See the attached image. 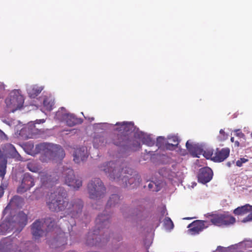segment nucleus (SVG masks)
Returning a JSON list of instances; mask_svg holds the SVG:
<instances>
[{
    "label": "nucleus",
    "mask_w": 252,
    "mask_h": 252,
    "mask_svg": "<svg viewBox=\"0 0 252 252\" xmlns=\"http://www.w3.org/2000/svg\"><path fill=\"white\" fill-rule=\"evenodd\" d=\"M112 180L119 182L124 187H134L141 182L140 175L135 171L123 169L114 161L105 162L98 166Z\"/></svg>",
    "instance_id": "1"
},
{
    "label": "nucleus",
    "mask_w": 252,
    "mask_h": 252,
    "mask_svg": "<svg viewBox=\"0 0 252 252\" xmlns=\"http://www.w3.org/2000/svg\"><path fill=\"white\" fill-rule=\"evenodd\" d=\"M35 152L44 155L47 158L43 159L45 161L47 160L58 161L63 159L65 156L64 151L61 146L51 143H42L36 145Z\"/></svg>",
    "instance_id": "2"
},
{
    "label": "nucleus",
    "mask_w": 252,
    "mask_h": 252,
    "mask_svg": "<svg viewBox=\"0 0 252 252\" xmlns=\"http://www.w3.org/2000/svg\"><path fill=\"white\" fill-rule=\"evenodd\" d=\"M65 195V192L62 189L51 192L46 201L49 209L53 212L64 211L67 205L66 201L63 198Z\"/></svg>",
    "instance_id": "3"
},
{
    "label": "nucleus",
    "mask_w": 252,
    "mask_h": 252,
    "mask_svg": "<svg viewBox=\"0 0 252 252\" xmlns=\"http://www.w3.org/2000/svg\"><path fill=\"white\" fill-rule=\"evenodd\" d=\"M56 222L54 219L47 218L44 220H36L32 225V233L35 239L47 235V232L44 230L46 228V231H50L52 228L54 229Z\"/></svg>",
    "instance_id": "4"
},
{
    "label": "nucleus",
    "mask_w": 252,
    "mask_h": 252,
    "mask_svg": "<svg viewBox=\"0 0 252 252\" xmlns=\"http://www.w3.org/2000/svg\"><path fill=\"white\" fill-rule=\"evenodd\" d=\"M87 191L89 198L95 201L101 200L106 195V188L99 178H94L89 182Z\"/></svg>",
    "instance_id": "5"
},
{
    "label": "nucleus",
    "mask_w": 252,
    "mask_h": 252,
    "mask_svg": "<svg viewBox=\"0 0 252 252\" xmlns=\"http://www.w3.org/2000/svg\"><path fill=\"white\" fill-rule=\"evenodd\" d=\"M24 102L23 95L20 92L17 90L12 91L5 99L6 106L12 112L20 109L23 106Z\"/></svg>",
    "instance_id": "6"
},
{
    "label": "nucleus",
    "mask_w": 252,
    "mask_h": 252,
    "mask_svg": "<svg viewBox=\"0 0 252 252\" xmlns=\"http://www.w3.org/2000/svg\"><path fill=\"white\" fill-rule=\"evenodd\" d=\"M66 204L64 210L65 213L70 215L71 218L83 220L81 216L84 203L82 200L79 198L73 199L70 202L66 201Z\"/></svg>",
    "instance_id": "7"
},
{
    "label": "nucleus",
    "mask_w": 252,
    "mask_h": 252,
    "mask_svg": "<svg viewBox=\"0 0 252 252\" xmlns=\"http://www.w3.org/2000/svg\"><path fill=\"white\" fill-rule=\"evenodd\" d=\"M62 178L67 185L74 189H78L82 185V180L75 177L73 170L69 167H63Z\"/></svg>",
    "instance_id": "8"
},
{
    "label": "nucleus",
    "mask_w": 252,
    "mask_h": 252,
    "mask_svg": "<svg viewBox=\"0 0 252 252\" xmlns=\"http://www.w3.org/2000/svg\"><path fill=\"white\" fill-rule=\"evenodd\" d=\"M34 185V178L30 174L26 173L22 175L20 178L17 192L19 193H24L29 190Z\"/></svg>",
    "instance_id": "9"
},
{
    "label": "nucleus",
    "mask_w": 252,
    "mask_h": 252,
    "mask_svg": "<svg viewBox=\"0 0 252 252\" xmlns=\"http://www.w3.org/2000/svg\"><path fill=\"white\" fill-rule=\"evenodd\" d=\"M17 245L10 239H5L0 242V252H21Z\"/></svg>",
    "instance_id": "10"
},
{
    "label": "nucleus",
    "mask_w": 252,
    "mask_h": 252,
    "mask_svg": "<svg viewBox=\"0 0 252 252\" xmlns=\"http://www.w3.org/2000/svg\"><path fill=\"white\" fill-rule=\"evenodd\" d=\"M213 176V173L210 168L204 167L199 170L198 174V181L199 182L205 184L212 180Z\"/></svg>",
    "instance_id": "11"
},
{
    "label": "nucleus",
    "mask_w": 252,
    "mask_h": 252,
    "mask_svg": "<svg viewBox=\"0 0 252 252\" xmlns=\"http://www.w3.org/2000/svg\"><path fill=\"white\" fill-rule=\"evenodd\" d=\"M88 157L87 148L82 146L77 148L73 153V160L76 163H80L85 160Z\"/></svg>",
    "instance_id": "12"
},
{
    "label": "nucleus",
    "mask_w": 252,
    "mask_h": 252,
    "mask_svg": "<svg viewBox=\"0 0 252 252\" xmlns=\"http://www.w3.org/2000/svg\"><path fill=\"white\" fill-rule=\"evenodd\" d=\"M115 125L120 126L117 128V130L124 134L132 132L135 133L136 131H139L138 129H136L134 124L132 122L117 123Z\"/></svg>",
    "instance_id": "13"
},
{
    "label": "nucleus",
    "mask_w": 252,
    "mask_h": 252,
    "mask_svg": "<svg viewBox=\"0 0 252 252\" xmlns=\"http://www.w3.org/2000/svg\"><path fill=\"white\" fill-rule=\"evenodd\" d=\"M67 243V236L63 232L60 231L57 236L49 243L50 247L56 248L66 245Z\"/></svg>",
    "instance_id": "14"
},
{
    "label": "nucleus",
    "mask_w": 252,
    "mask_h": 252,
    "mask_svg": "<svg viewBox=\"0 0 252 252\" xmlns=\"http://www.w3.org/2000/svg\"><path fill=\"white\" fill-rule=\"evenodd\" d=\"M12 221L15 228L20 229V230L27 224V217L23 212H19L17 215L14 216Z\"/></svg>",
    "instance_id": "15"
},
{
    "label": "nucleus",
    "mask_w": 252,
    "mask_h": 252,
    "mask_svg": "<svg viewBox=\"0 0 252 252\" xmlns=\"http://www.w3.org/2000/svg\"><path fill=\"white\" fill-rule=\"evenodd\" d=\"M109 218L110 216L105 214V213L98 215L95 220L96 227L99 230L103 228L108 227L109 225Z\"/></svg>",
    "instance_id": "16"
},
{
    "label": "nucleus",
    "mask_w": 252,
    "mask_h": 252,
    "mask_svg": "<svg viewBox=\"0 0 252 252\" xmlns=\"http://www.w3.org/2000/svg\"><path fill=\"white\" fill-rule=\"evenodd\" d=\"M108 240V238L103 237L102 239L97 236L96 232L95 233L89 232L87 237L86 243L90 246L99 245V243H105Z\"/></svg>",
    "instance_id": "17"
},
{
    "label": "nucleus",
    "mask_w": 252,
    "mask_h": 252,
    "mask_svg": "<svg viewBox=\"0 0 252 252\" xmlns=\"http://www.w3.org/2000/svg\"><path fill=\"white\" fill-rule=\"evenodd\" d=\"M205 223H206V222L203 220L195 221L189 225V227H190V228L189 229V231L191 235L199 234L204 228L207 227V226L205 225Z\"/></svg>",
    "instance_id": "18"
},
{
    "label": "nucleus",
    "mask_w": 252,
    "mask_h": 252,
    "mask_svg": "<svg viewBox=\"0 0 252 252\" xmlns=\"http://www.w3.org/2000/svg\"><path fill=\"white\" fill-rule=\"evenodd\" d=\"M135 138L141 141L143 144L148 146H152L155 144V140L151 135L142 131H136L135 133Z\"/></svg>",
    "instance_id": "19"
},
{
    "label": "nucleus",
    "mask_w": 252,
    "mask_h": 252,
    "mask_svg": "<svg viewBox=\"0 0 252 252\" xmlns=\"http://www.w3.org/2000/svg\"><path fill=\"white\" fill-rule=\"evenodd\" d=\"M159 173L162 176L167 178L170 180H173L174 179H177L178 180H180L181 179L180 177L181 173L180 172H175L171 171L169 168H167L165 167L161 168Z\"/></svg>",
    "instance_id": "20"
},
{
    "label": "nucleus",
    "mask_w": 252,
    "mask_h": 252,
    "mask_svg": "<svg viewBox=\"0 0 252 252\" xmlns=\"http://www.w3.org/2000/svg\"><path fill=\"white\" fill-rule=\"evenodd\" d=\"M229 149L223 148L216 152L212 157V159L215 162H222L225 160L229 155Z\"/></svg>",
    "instance_id": "21"
},
{
    "label": "nucleus",
    "mask_w": 252,
    "mask_h": 252,
    "mask_svg": "<svg viewBox=\"0 0 252 252\" xmlns=\"http://www.w3.org/2000/svg\"><path fill=\"white\" fill-rule=\"evenodd\" d=\"M186 145L188 150L193 157L199 158L198 155L202 154L203 152L202 149L198 145L192 144L190 143L189 141L187 142Z\"/></svg>",
    "instance_id": "22"
},
{
    "label": "nucleus",
    "mask_w": 252,
    "mask_h": 252,
    "mask_svg": "<svg viewBox=\"0 0 252 252\" xmlns=\"http://www.w3.org/2000/svg\"><path fill=\"white\" fill-rule=\"evenodd\" d=\"M42 86H38L36 85H28L27 87V91L30 97L34 98L37 96L43 90Z\"/></svg>",
    "instance_id": "23"
},
{
    "label": "nucleus",
    "mask_w": 252,
    "mask_h": 252,
    "mask_svg": "<svg viewBox=\"0 0 252 252\" xmlns=\"http://www.w3.org/2000/svg\"><path fill=\"white\" fill-rule=\"evenodd\" d=\"M15 228V226L12 220L2 222L0 224V233L3 234L6 232H10Z\"/></svg>",
    "instance_id": "24"
},
{
    "label": "nucleus",
    "mask_w": 252,
    "mask_h": 252,
    "mask_svg": "<svg viewBox=\"0 0 252 252\" xmlns=\"http://www.w3.org/2000/svg\"><path fill=\"white\" fill-rule=\"evenodd\" d=\"M107 141L106 138L99 134L95 135L94 138L93 144L95 148H99L106 145Z\"/></svg>",
    "instance_id": "25"
},
{
    "label": "nucleus",
    "mask_w": 252,
    "mask_h": 252,
    "mask_svg": "<svg viewBox=\"0 0 252 252\" xmlns=\"http://www.w3.org/2000/svg\"><path fill=\"white\" fill-rule=\"evenodd\" d=\"M66 124L69 126H72L75 125L80 124V119L77 118L73 114L67 113L65 120Z\"/></svg>",
    "instance_id": "26"
},
{
    "label": "nucleus",
    "mask_w": 252,
    "mask_h": 252,
    "mask_svg": "<svg viewBox=\"0 0 252 252\" xmlns=\"http://www.w3.org/2000/svg\"><path fill=\"white\" fill-rule=\"evenodd\" d=\"M43 104L44 108L48 111H50L53 109L54 105V99L51 96H44L43 101Z\"/></svg>",
    "instance_id": "27"
},
{
    "label": "nucleus",
    "mask_w": 252,
    "mask_h": 252,
    "mask_svg": "<svg viewBox=\"0 0 252 252\" xmlns=\"http://www.w3.org/2000/svg\"><path fill=\"white\" fill-rule=\"evenodd\" d=\"M252 209V206L249 204L238 207L233 211V213L236 215H243L249 212Z\"/></svg>",
    "instance_id": "28"
},
{
    "label": "nucleus",
    "mask_w": 252,
    "mask_h": 252,
    "mask_svg": "<svg viewBox=\"0 0 252 252\" xmlns=\"http://www.w3.org/2000/svg\"><path fill=\"white\" fill-rule=\"evenodd\" d=\"M7 159L2 155L0 154V177L4 178L6 173Z\"/></svg>",
    "instance_id": "29"
},
{
    "label": "nucleus",
    "mask_w": 252,
    "mask_h": 252,
    "mask_svg": "<svg viewBox=\"0 0 252 252\" xmlns=\"http://www.w3.org/2000/svg\"><path fill=\"white\" fill-rule=\"evenodd\" d=\"M120 200V197L118 194H112L107 201L106 207H112L118 204Z\"/></svg>",
    "instance_id": "30"
},
{
    "label": "nucleus",
    "mask_w": 252,
    "mask_h": 252,
    "mask_svg": "<svg viewBox=\"0 0 252 252\" xmlns=\"http://www.w3.org/2000/svg\"><path fill=\"white\" fill-rule=\"evenodd\" d=\"M235 219L227 214H223V226H228L235 222Z\"/></svg>",
    "instance_id": "31"
},
{
    "label": "nucleus",
    "mask_w": 252,
    "mask_h": 252,
    "mask_svg": "<svg viewBox=\"0 0 252 252\" xmlns=\"http://www.w3.org/2000/svg\"><path fill=\"white\" fill-rule=\"evenodd\" d=\"M67 111L64 107H62L55 115V118L60 121H64L67 114Z\"/></svg>",
    "instance_id": "32"
},
{
    "label": "nucleus",
    "mask_w": 252,
    "mask_h": 252,
    "mask_svg": "<svg viewBox=\"0 0 252 252\" xmlns=\"http://www.w3.org/2000/svg\"><path fill=\"white\" fill-rule=\"evenodd\" d=\"M8 150V154L13 158H16L17 159L20 157V155L15 148V147L11 144H9L7 146Z\"/></svg>",
    "instance_id": "33"
},
{
    "label": "nucleus",
    "mask_w": 252,
    "mask_h": 252,
    "mask_svg": "<svg viewBox=\"0 0 252 252\" xmlns=\"http://www.w3.org/2000/svg\"><path fill=\"white\" fill-rule=\"evenodd\" d=\"M211 222L217 226H223V214L214 216L211 219Z\"/></svg>",
    "instance_id": "34"
},
{
    "label": "nucleus",
    "mask_w": 252,
    "mask_h": 252,
    "mask_svg": "<svg viewBox=\"0 0 252 252\" xmlns=\"http://www.w3.org/2000/svg\"><path fill=\"white\" fill-rule=\"evenodd\" d=\"M41 181L44 185L46 186L49 184V186L52 185V183L55 182L54 180L51 179V176L44 174L41 175Z\"/></svg>",
    "instance_id": "35"
},
{
    "label": "nucleus",
    "mask_w": 252,
    "mask_h": 252,
    "mask_svg": "<svg viewBox=\"0 0 252 252\" xmlns=\"http://www.w3.org/2000/svg\"><path fill=\"white\" fill-rule=\"evenodd\" d=\"M27 168L31 172H37L39 169L37 165V164L34 161H30L27 163Z\"/></svg>",
    "instance_id": "36"
},
{
    "label": "nucleus",
    "mask_w": 252,
    "mask_h": 252,
    "mask_svg": "<svg viewBox=\"0 0 252 252\" xmlns=\"http://www.w3.org/2000/svg\"><path fill=\"white\" fill-rule=\"evenodd\" d=\"M163 225L166 230H171L173 228L174 224L171 220L166 217L163 220Z\"/></svg>",
    "instance_id": "37"
},
{
    "label": "nucleus",
    "mask_w": 252,
    "mask_h": 252,
    "mask_svg": "<svg viewBox=\"0 0 252 252\" xmlns=\"http://www.w3.org/2000/svg\"><path fill=\"white\" fill-rule=\"evenodd\" d=\"M148 188L154 191H158L160 189V186L155 182H151L148 185Z\"/></svg>",
    "instance_id": "38"
},
{
    "label": "nucleus",
    "mask_w": 252,
    "mask_h": 252,
    "mask_svg": "<svg viewBox=\"0 0 252 252\" xmlns=\"http://www.w3.org/2000/svg\"><path fill=\"white\" fill-rule=\"evenodd\" d=\"M218 138L220 141L225 140L227 138V135L225 133L223 129H220V135L218 136Z\"/></svg>",
    "instance_id": "39"
},
{
    "label": "nucleus",
    "mask_w": 252,
    "mask_h": 252,
    "mask_svg": "<svg viewBox=\"0 0 252 252\" xmlns=\"http://www.w3.org/2000/svg\"><path fill=\"white\" fill-rule=\"evenodd\" d=\"M164 143V138L161 136H159L157 139L156 146L159 148L161 147Z\"/></svg>",
    "instance_id": "40"
},
{
    "label": "nucleus",
    "mask_w": 252,
    "mask_h": 252,
    "mask_svg": "<svg viewBox=\"0 0 252 252\" xmlns=\"http://www.w3.org/2000/svg\"><path fill=\"white\" fill-rule=\"evenodd\" d=\"M248 161V159L247 158H241L236 161V164L237 166L241 167L243 163H246Z\"/></svg>",
    "instance_id": "41"
},
{
    "label": "nucleus",
    "mask_w": 252,
    "mask_h": 252,
    "mask_svg": "<svg viewBox=\"0 0 252 252\" xmlns=\"http://www.w3.org/2000/svg\"><path fill=\"white\" fill-rule=\"evenodd\" d=\"M177 146V143H167L165 144L166 149L171 150L174 149Z\"/></svg>",
    "instance_id": "42"
},
{
    "label": "nucleus",
    "mask_w": 252,
    "mask_h": 252,
    "mask_svg": "<svg viewBox=\"0 0 252 252\" xmlns=\"http://www.w3.org/2000/svg\"><path fill=\"white\" fill-rule=\"evenodd\" d=\"M202 154H203L204 156L206 158H208V159H209L210 158H212V157L214 156L213 154V152L212 151H209L207 153L206 152H203Z\"/></svg>",
    "instance_id": "43"
},
{
    "label": "nucleus",
    "mask_w": 252,
    "mask_h": 252,
    "mask_svg": "<svg viewBox=\"0 0 252 252\" xmlns=\"http://www.w3.org/2000/svg\"><path fill=\"white\" fill-rule=\"evenodd\" d=\"M140 143L139 141H136L132 144L131 148L133 150H137L140 148Z\"/></svg>",
    "instance_id": "44"
},
{
    "label": "nucleus",
    "mask_w": 252,
    "mask_h": 252,
    "mask_svg": "<svg viewBox=\"0 0 252 252\" xmlns=\"http://www.w3.org/2000/svg\"><path fill=\"white\" fill-rule=\"evenodd\" d=\"M96 126H98L100 127H101L102 129H105L106 128H108L110 126H111V124L104 123H99L97 124H96Z\"/></svg>",
    "instance_id": "45"
},
{
    "label": "nucleus",
    "mask_w": 252,
    "mask_h": 252,
    "mask_svg": "<svg viewBox=\"0 0 252 252\" xmlns=\"http://www.w3.org/2000/svg\"><path fill=\"white\" fill-rule=\"evenodd\" d=\"M251 221H252V216L251 214L250 213L248 216H247L242 220V222L245 223Z\"/></svg>",
    "instance_id": "46"
},
{
    "label": "nucleus",
    "mask_w": 252,
    "mask_h": 252,
    "mask_svg": "<svg viewBox=\"0 0 252 252\" xmlns=\"http://www.w3.org/2000/svg\"><path fill=\"white\" fill-rule=\"evenodd\" d=\"M7 137L6 135L0 129V140H7Z\"/></svg>",
    "instance_id": "47"
},
{
    "label": "nucleus",
    "mask_w": 252,
    "mask_h": 252,
    "mask_svg": "<svg viewBox=\"0 0 252 252\" xmlns=\"http://www.w3.org/2000/svg\"><path fill=\"white\" fill-rule=\"evenodd\" d=\"M243 244H244L246 247L250 248L252 247V242L250 240H246Z\"/></svg>",
    "instance_id": "48"
},
{
    "label": "nucleus",
    "mask_w": 252,
    "mask_h": 252,
    "mask_svg": "<svg viewBox=\"0 0 252 252\" xmlns=\"http://www.w3.org/2000/svg\"><path fill=\"white\" fill-rule=\"evenodd\" d=\"M235 131L236 132V136L241 138L244 137V134L240 131V129H236L235 130Z\"/></svg>",
    "instance_id": "49"
},
{
    "label": "nucleus",
    "mask_w": 252,
    "mask_h": 252,
    "mask_svg": "<svg viewBox=\"0 0 252 252\" xmlns=\"http://www.w3.org/2000/svg\"><path fill=\"white\" fill-rule=\"evenodd\" d=\"M227 248L221 246H218L217 249V251H219L221 252H227Z\"/></svg>",
    "instance_id": "50"
},
{
    "label": "nucleus",
    "mask_w": 252,
    "mask_h": 252,
    "mask_svg": "<svg viewBox=\"0 0 252 252\" xmlns=\"http://www.w3.org/2000/svg\"><path fill=\"white\" fill-rule=\"evenodd\" d=\"M4 187H3V185L1 184L0 186V197H1L3 193H4Z\"/></svg>",
    "instance_id": "51"
},
{
    "label": "nucleus",
    "mask_w": 252,
    "mask_h": 252,
    "mask_svg": "<svg viewBox=\"0 0 252 252\" xmlns=\"http://www.w3.org/2000/svg\"><path fill=\"white\" fill-rule=\"evenodd\" d=\"M170 139H172L174 143H177V145H178V140L177 137L173 136Z\"/></svg>",
    "instance_id": "52"
},
{
    "label": "nucleus",
    "mask_w": 252,
    "mask_h": 252,
    "mask_svg": "<svg viewBox=\"0 0 252 252\" xmlns=\"http://www.w3.org/2000/svg\"><path fill=\"white\" fill-rule=\"evenodd\" d=\"M45 122L44 119H39V120H36L35 121L36 124H40V123H43Z\"/></svg>",
    "instance_id": "53"
},
{
    "label": "nucleus",
    "mask_w": 252,
    "mask_h": 252,
    "mask_svg": "<svg viewBox=\"0 0 252 252\" xmlns=\"http://www.w3.org/2000/svg\"><path fill=\"white\" fill-rule=\"evenodd\" d=\"M114 143L115 145H118V146H123L124 145V144L123 143V142H116V141H115L114 142Z\"/></svg>",
    "instance_id": "54"
},
{
    "label": "nucleus",
    "mask_w": 252,
    "mask_h": 252,
    "mask_svg": "<svg viewBox=\"0 0 252 252\" xmlns=\"http://www.w3.org/2000/svg\"><path fill=\"white\" fill-rule=\"evenodd\" d=\"M234 161H228L226 163V165L230 167L232 164H234Z\"/></svg>",
    "instance_id": "55"
},
{
    "label": "nucleus",
    "mask_w": 252,
    "mask_h": 252,
    "mask_svg": "<svg viewBox=\"0 0 252 252\" xmlns=\"http://www.w3.org/2000/svg\"><path fill=\"white\" fill-rule=\"evenodd\" d=\"M4 89V85L3 83L0 82V91Z\"/></svg>",
    "instance_id": "56"
},
{
    "label": "nucleus",
    "mask_w": 252,
    "mask_h": 252,
    "mask_svg": "<svg viewBox=\"0 0 252 252\" xmlns=\"http://www.w3.org/2000/svg\"><path fill=\"white\" fill-rule=\"evenodd\" d=\"M32 244V243L31 242L29 241V242H27L26 243H25L24 245H25L26 247H29Z\"/></svg>",
    "instance_id": "57"
},
{
    "label": "nucleus",
    "mask_w": 252,
    "mask_h": 252,
    "mask_svg": "<svg viewBox=\"0 0 252 252\" xmlns=\"http://www.w3.org/2000/svg\"><path fill=\"white\" fill-rule=\"evenodd\" d=\"M29 148H30V149H33V147H34L33 144L32 143L29 144Z\"/></svg>",
    "instance_id": "58"
},
{
    "label": "nucleus",
    "mask_w": 252,
    "mask_h": 252,
    "mask_svg": "<svg viewBox=\"0 0 252 252\" xmlns=\"http://www.w3.org/2000/svg\"><path fill=\"white\" fill-rule=\"evenodd\" d=\"M235 145L237 147H238L239 146V142L237 141L235 142Z\"/></svg>",
    "instance_id": "59"
},
{
    "label": "nucleus",
    "mask_w": 252,
    "mask_h": 252,
    "mask_svg": "<svg viewBox=\"0 0 252 252\" xmlns=\"http://www.w3.org/2000/svg\"><path fill=\"white\" fill-rule=\"evenodd\" d=\"M234 137H231V139H230V140L232 142H234Z\"/></svg>",
    "instance_id": "60"
},
{
    "label": "nucleus",
    "mask_w": 252,
    "mask_h": 252,
    "mask_svg": "<svg viewBox=\"0 0 252 252\" xmlns=\"http://www.w3.org/2000/svg\"><path fill=\"white\" fill-rule=\"evenodd\" d=\"M8 211V206H7V207H6V208H5V210H4V212H6V211Z\"/></svg>",
    "instance_id": "61"
},
{
    "label": "nucleus",
    "mask_w": 252,
    "mask_h": 252,
    "mask_svg": "<svg viewBox=\"0 0 252 252\" xmlns=\"http://www.w3.org/2000/svg\"><path fill=\"white\" fill-rule=\"evenodd\" d=\"M3 122L4 123H6V124H7L9 125L8 123V122L5 120H3Z\"/></svg>",
    "instance_id": "62"
},
{
    "label": "nucleus",
    "mask_w": 252,
    "mask_h": 252,
    "mask_svg": "<svg viewBox=\"0 0 252 252\" xmlns=\"http://www.w3.org/2000/svg\"><path fill=\"white\" fill-rule=\"evenodd\" d=\"M162 213V215H164L165 213V210H163Z\"/></svg>",
    "instance_id": "63"
},
{
    "label": "nucleus",
    "mask_w": 252,
    "mask_h": 252,
    "mask_svg": "<svg viewBox=\"0 0 252 252\" xmlns=\"http://www.w3.org/2000/svg\"><path fill=\"white\" fill-rule=\"evenodd\" d=\"M250 212H251V213H250L251 214V215H252V209L250 211Z\"/></svg>",
    "instance_id": "64"
}]
</instances>
